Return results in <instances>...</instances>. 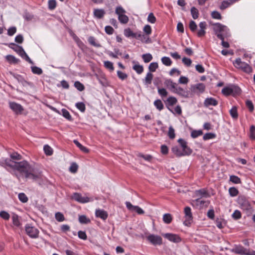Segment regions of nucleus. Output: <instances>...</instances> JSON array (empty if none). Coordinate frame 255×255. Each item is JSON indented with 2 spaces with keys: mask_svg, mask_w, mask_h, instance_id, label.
I'll return each instance as SVG.
<instances>
[{
  "mask_svg": "<svg viewBox=\"0 0 255 255\" xmlns=\"http://www.w3.org/2000/svg\"><path fill=\"white\" fill-rule=\"evenodd\" d=\"M230 114L233 119H237L238 118V114L237 108L236 106H234L230 110Z\"/></svg>",
  "mask_w": 255,
  "mask_h": 255,
  "instance_id": "obj_30",
  "label": "nucleus"
},
{
  "mask_svg": "<svg viewBox=\"0 0 255 255\" xmlns=\"http://www.w3.org/2000/svg\"><path fill=\"white\" fill-rule=\"evenodd\" d=\"M234 66L247 73H250L252 71V67L245 62L242 61L240 58L237 59L234 62Z\"/></svg>",
  "mask_w": 255,
  "mask_h": 255,
  "instance_id": "obj_3",
  "label": "nucleus"
},
{
  "mask_svg": "<svg viewBox=\"0 0 255 255\" xmlns=\"http://www.w3.org/2000/svg\"><path fill=\"white\" fill-rule=\"evenodd\" d=\"M0 217L4 220H8L10 218V215L7 212L2 211L0 212Z\"/></svg>",
  "mask_w": 255,
  "mask_h": 255,
  "instance_id": "obj_59",
  "label": "nucleus"
},
{
  "mask_svg": "<svg viewBox=\"0 0 255 255\" xmlns=\"http://www.w3.org/2000/svg\"><path fill=\"white\" fill-rule=\"evenodd\" d=\"M168 136L170 139H174L175 138V130L172 126H170L169 128Z\"/></svg>",
  "mask_w": 255,
  "mask_h": 255,
  "instance_id": "obj_49",
  "label": "nucleus"
},
{
  "mask_svg": "<svg viewBox=\"0 0 255 255\" xmlns=\"http://www.w3.org/2000/svg\"><path fill=\"white\" fill-rule=\"evenodd\" d=\"M73 142L82 151L85 153L89 152V150L87 147L82 145L78 140H74Z\"/></svg>",
  "mask_w": 255,
  "mask_h": 255,
  "instance_id": "obj_29",
  "label": "nucleus"
},
{
  "mask_svg": "<svg viewBox=\"0 0 255 255\" xmlns=\"http://www.w3.org/2000/svg\"><path fill=\"white\" fill-rule=\"evenodd\" d=\"M124 34L127 37H136V33L133 32L129 28L124 30Z\"/></svg>",
  "mask_w": 255,
  "mask_h": 255,
  "instance_id": "obj_26",
  "label": "nucleus"
},
{
  "mask_svg": "<svg viewBox=\"0 0 255 255\" xmlns=\"http://www.w3.org/2000/svg\"><path fill=\"white\" fill-rule=\"evenodd\" d=\"M172 92L176 93L183 98H188L189 97H191V94H190V92L189 91L186 89L181 88L178 85L176 86L175 90H172Z\"/></svg>",
  "mask_w": 255,
  "mask_h": 255,
  "instance_id": "obj_8",
  "label": "nucleus"
},
{
  "mask_svg": "<svg viewBox=\"0 0 255 255\" xmlns=\"http://www.w3.org/2000/svg\"><path fill=\"white\" fill-rule=\"evenodd\" d=\"M117 75L118 77L122 80H125L128 78V75L121 71H117Z\"/></svg>",
  "mask_w": 255,
  "mask_h": 255,
  "instance_id": "obj_61",
  "label": "nucleus"
},
{
  "mask_svg": "<svg viewBox=\"0 0 255 255\" xmlns=\"http://www.w3.org/2000/svg\"><path fill=\"white\" fill-rule=\"evenodd\" d=\"M95 214L97 217H99L103 220H105L108 217L107 212L104 210L97 209L96 210Z\"/></svg>",
  "mask_w": 255,
  "mask_h": 255,
  "instance_id": "obj_20",
  "label": "nucleus"
},
{
  "mask_svg": "<svg viewBox=\"0 0 255 255\" xmlns=\"http://www.w3.org/2000/svg\"><path fill=\"white\" fill-rule=\"evenodd\" d=\"M106 14L105 11L103 9L95 8L93 14L95 17L98 19L103 18Z\"/></svg>",
  "mask_w": 255,
  "mask_h": 255,
  "instance_id": "obj_18",
  "label": "nucleus"
},
{
  "mask_svg": "<svg viewBox=\"0 0 255 255\" xmlns=\"http://www.w3.org/2000/svg\"><path fill=\"white\" fill-rule=\"evenodd\" d=\"M142 58L145 63H148L152 59L153 57L151 54L146 53L142 55Z\"/></svg>",
  "mask_w": 255,
  "mask_h": 255,
  "instance_id": "obj_37",
  "label": "nucleus"
},
{
  "mask_svg": "<svg viewBox=\"0 0 255 255\" xmlns=\"http://www.w3.org/2000/svg\"><path fill=\"white\" fill-rule=\"evenodd\" d=\"M25 230L26 234L30 238L36 239L38 237V230L36 228L32 226L31 225L27 224L25 227Z\"/></svg>",
  "mask_w": 255,
  "mask_h": 255,
  "instance_id": "obj_6",
  "label": "nucleus"
},
{
  "mask_svg": "<svg viewBox=\"0 0 255 255\" xmlns=\"http://www.w3.org/2000/svg\"><path fill=\"white\" fill-rule=\"evenodd\" d=\"M156 19L153 13L151 12L148 14L147 17V21L151 23H154L156 22Z\"/></svg>",
  "mask_w": 255,
  "mask_h": 255,
  "instance_id": "obj_57",
  "label": "nucleus"
},
{
  "mask_svg": "<svg viewBox=\"0 0 255 255\" xmlns=\"http://www.w3.org/2000/svg\"><path fill=\"white\" fill-rule=\"evenodd\" d=\"M72 198L75 200L81 203H87L93 200L92 199L90 200L88 197H83L81 194L78 193H74Z\"/></svg>",
  "mask_w": 255,
  "mask_h": 255,
  "instance_id": "obj_14",
  "label": "nucleus"
},
{
  "mask_svg": "<svg viewBox=\"0 0 255 255\" xmlns=\"http://www.w3.org/2000/svg\"><path fill=\"white\" fill-rule=\"evenodd\" d=\"M74 86L80 91H82L85 89L84 85L79 81H76L75 82Z\"/></svg>",
  "mask_w": 255,
  "mask_h": 255,
  "instance_id": "obj_52",
  "label": "nucleus"
},
{
  "mask_svg": "<svg viewBox=\"0 0 255 255\" xmlns=\"http://www.w3.org/2000/svg\"><path fill=\"white\" fill-rule=\"evenodd\" d=\"M213 25V30L217 37L221 40L224 39V36H227L229 31L228 27L220 23H215Z\"/></svg>",
  "mask_w": 255,
  "mask_h": 255,
  "instance_id": "obj_2",
  "label": "nucleus"
},
{
  "mask_svg": "<svg viewBox=\"0 0 255 255\" xmlns=\"http://www.w3.org/2000/svg\"><path fill=\"white\" fill-rule=\"evenodd\" d=\"M154 105L159 111H161L164 108L163 104L162 101L159 99L156 100L154 102Z\"/></svg>",
  "mask_w": 255,
  "mask_h": 255,
  "instance_id": "obj_25",
  "label": "nucleus"
},
{
  "mask_svg": "<svg viewBox=\"0 0 255 255\" xmlns=\"http://www.w3.org/2000/svg\"><path fill=\"white\" fill-rule=\"evenodd\" d=\"M216 136L215 134L213 133H205L203 136V139L204 140H208L215 138Z\"/></svg>",
  "mask_w": 255,
  "mask_h": 255,
  "instance_id": "obj_60",
  "label": "nucleus"
},
{
  "mask_svg": "<svg viewBox=\"0 0 255 255\" xmlns=\"http://www.w3.org/2000/svg\"><path fill=\"white\" fill-rule=\"evenodd\" d=\"M88 41L90 44L95 47H100L101 46V45L100 43L96 42V39L93 36L89 37L88 38Z\"/></svg>",
  "mask_w": 255,
  "mask_h": 255,
  "instance_id": "obj_36",
  "label": "nucleus"
},
{
  "mask_svg": "<svg viewBox=\"0 0 255 255\" xmlns=\"http://www.w3.org/2000/svg\"><path fill=\"white\" fill-rule=\"evenodd\" d=\"M31 68V71L33 74L41 75L43 72L42 70L40 68L37 66H32Z\"/></svg>",
  "mask_w": 255,
  "mask_h": 255,
  "instance_id": "obj_48",
  "label": "nucleus"
},
{
  "mask_svg": "<svg viewBox=\"0 0 255 255\" xmlns=\"http://www.w3.org/2000/svg\"><path fill=\"white\" fill-rule=\"evenodd\" d=\"M191 13L193 19H196L199 17V11L195 7L191 8Z\"/></svg>",
  "mask_w": 255,
  "mask_h": 255,
  "instance_id": "obj_39",
  "label": "nucleus"
},
{
  "mask_svg": "<svg viewBox=\"0 0 255 255\" xmlns=\"http://www.w3.org/2000/svg\"><path fill=\"white\" fill-rule=\"evenodd\" d=\"M238 203L241 208L245 210H250L251 206L249 201L244 196H240L238 198Z\"/></svg>",
  "mask_w": 255,
  "mask_h": 255,
  "instance_id": "obj_11",
  "label": "nucleus"
},
{
  "mask_svg": "<svg viewBox=\"0 0 255 255\" xmlns=\"http://www.w3.org/2000/svg\"><path fill=\"white\" fill-rule=\"evenodd\" d=\"M153 77V74L151 73L148 72L144 79L145 84L147 85L150 84L151 83Z\"/></svg>",
  "mask_w": 255,
  "mask_h": 255,
  "instance_id": "obj_35",
  "label": "nucleus"
},
{
  "mask_svg": "<svg viewBox=\"0 0 255 255\" xmlns=\"http://www.w3.org/2000/svg\"><path fill=\"white\" fill-rule=\"evenodd\" d=\"M233 252L240 255H255V251L245 248L242 246H235L233 249Z\"/></svg>",
  "mask_w": 255,
  "mask_h": 255,
  "instance_id": "obj_4",
  "label": "nucleus"
},
{
  "mask_svg": "<svg viewBox=\"0 0 255 255\" xmlns=\"http://www.w3.org/2000/svg\"><path fill=\"white\" fill-rule=\"evenodd\" d=\"M172 220V218L170 214H165L163 216V221L166 224H170Z\"/></svg>",
  "mask_w": 255,
  "mask_h": 255,
  "instance_id": "obj_32",
  "label": "nucleus"
},
{
  "mask_svg": "<svg viewBox=\"0 0 255 255\" xmlns=\"http://www.w3.org/2000/svg\"><path fill=\"white\" fill-rule=\"evenodd\" d=\"M195 193L196 196L200 197V198L202 197H209V193H208L207 190L204 189H201L198 190H196L195 191Z\"/></svg>",
  "mask_w": 255,
  "mask_h": 255,
  "instance_id": "obj_22",
  "label": "nucleus"
},
{
  "mask_svg": "<svg viewBox=\"0 0 255 255\" xmlns=\"http://www.w3.org/2000/svg\"><path fill=\"white\" fill-rule=\"evenodd\" d=\"M158 93L159 95L162 97H166L168 95V92L164 88H158Z\"/></svg>",
  "mask_w": 255,
  "mask_h": 255,
  "instance_id": "obj_53",
  "label": "nucleus"
},
{
  "mask_svg": "<svg viewBox=\"0 0 255 255\" xmlns=\"http://www.w3.org/2000/svg\"><path fill=\"white\" fill-rule=\"evenodd\" d=\"M158 67V65L157 62H152L149 64L148 69L150 72H153L156 71V69H157Z\"/></svg>",
  "mask_w": 255,
  "mask_h": 255,
  "instance_id": "obj_47",
  "label": "nucleus"
},
{
  "mask_svg": "<svg viewBox=\"0 0 255 255\" xmlns=\"http://www.w3.org/2000/svg\"><path fill=\"white\" fill-rule=\"evenodd\" d=\"M76 107L81 112H84L85 111V105L83 102H79L76 103Z\"/></svg>",
  "mask_w": 255,
  "mask_h": 255,
  "instance_id": "obj_50",
  "label": "nucleus"
},
{
  "mask_svg": "<svg viewBox=\"0 0 255 255\" xmlns=\"http://www.w3.org/2000/svg\"><path fill=\"white\" fill-rule=\"evenodd\" d=\"M62 116L68 120L71 121L72 120V117L69 112L66 109H63L62 110Z\"/></svg>",
  "mask_w": 255,
  "mask_h": 255,
  "instance_id": "obj_41",
  "label": "nucleus"
},
{
  "mask_svg": "<svg viewBox=\"0 0 255 255\" xmlns=\"http://www.w3.org/2000/svg\"><path fill=\"white\" fill-rule=\"evenodd\" d=\"M218 101L213 98H206L204 102V105L205 107H208L210 106H216L218 105Z\"/></svg>",
  "mask_w": 255,
  "mask_h": 255,
  "instance_id": "obj_19",
  "label": "nucleus"
},
{
  "mask_svg": "<svg viewBox=\"0 0 255 255\" xmlns=\"http://www.w3.org/2000/svg\"><path fill=\"white\" fill-rule=\"evenodd\" d=\"M6 59L10 63L17 64L19 62V60L15 58L14 56L8 55L6 56Z\"/></svg>",
  "mask_w": 255,
  "mask_h": 255,
  "instance_id": "obj_24",
  "label": "nucleus"
},
{
  "mask_svg": "<svg viewBox=\"0 0 255 255\" xmlns=\"http://www.w3.org/2000/svg\"><path fill=\"white\" fill-rule=\"evenodd\" d=\"M168 109L173 114H177L178 115H181L182 114V109L180 105L176 106L174 110H172L169 108H168Z\"/></svg>",
  "mask_w": 255,
  "mask_h": 255,
  "instance_id": "obj_31",
  "label": "nucleus"
},
{
  "mask_svg": "<svg viewBox=\"0 0 255 255\" xmlns=\"http://www.w3.org/2000/svg\"><path fill=\"white\" fill-rule=\"evenodd\" d=\"M161 60L163 64L165 65V66H169L172 64V61L168 57H163Z\"/></svg>",
  "mask_w": 255,
  "mask_h": 255,
  "instance_id": "obj_34",
  "label": "nucleus"
},
{
  "mask_svg": "<svg viewBox=\"0 0 255 255\" xmlns=\"http://www.w3.org/2000/svg\"><path fill=\"white\" fill-rule=\"evenodd\" d=\"M184 212L185 214V218H186L184 224L187 225V224H190V222L193 219L191 209L189 207H186L184 208Z\"/></svg>",
  "mask_w": 255,
  "mask_h": 255,
  "instance_id": "obj_15",
  "label": "nucleus"
},
{
  "mask_svg": "<svg viewBox=\"0 0 255 255\" xmlns=\"http://www.w3.org/2000/svg\"><path fill=\"white\" fill-rule=\"evenodd\" d=\"M177 102V99L175 97L172 96L168 97L166 100L167 105L170 106L175 105Z\"/></svg>",
  "mask_w": 255,
  "mask_h": 255,
  "instance_id": "obj_27",
  "label": "nucleus"
},
{
  "mask_svg": "<svg viewBox=\"0 0 255 255\" xmlns=\"http://www.w3.org/2000/svg\"><path fill=\"white\" fill-rule=\"evenodd\" d=\"M146 238L154 246L161 245L162 244V239L159 236L150 234L147 236Z\"/></svg>",
  "mask_w": 255,
  "mask_h": 255,
  "instance_id": "obj_9",
  "label": "nucleus"
},
{
  "mask_svg": "<svg viewBox=\"0 0 255 255\" xmlns=\"http://www.w3.org/2000/svg\"><path fill=\"white\" fill-rule=\"evenodd\" d=\"M199 30L197 32L198 37L204 36L206 33L205 29L206 28L207 24L205 21L200 22L199 24Z\"/></svg>",
  "mask_w": 255,
  "mask_h": 255,
  "instance_id": "obj_17",
  "label": "nucleus"
},
{
  "mask_svg": "<svg viewBox=\"0 0 255 255\" xmlns=\"http://www.w3.org/2000/svg\"><path fill=\"white\" fill-rule=\"evenodd\" d=\"M178 142L182 148V150L185 152V154L190 155L191 154L192 150L187 146V142L182 138L178 140Z\"/></svg>",
  "mask_w": 255,
  "mask_h": 255,
  "instance_id": "obj_16",
  "label": "nucleus"
},
{
  "mask_svg": "<svg viewBox=\"0 0 255 255\" xmlns=\"http://www.w3.org/2000/svg\"><path fill=\"white\" fill-rule=\"evenodd\" d=\"M229 192L231 196L235 197L239 194V191L235 187H231L229 189Z\"/></svg>",
  "mask_w": 255,
  "mask_h": 255,
  "instance_id": "obj_43",
  "label": "nucleus"
},
{
  "mask_svg": "<svg viewBox=\"0 0 255 255\" xmlns=\"http://www.w3.org/2000/svg\"><path fill=\"white\" fill-rule=\"evenodd\" d=\"M125 12V10L122 6H118L116 9V13L118 16L124 14Z\"/></svg>",
  "mask_w": 255,
  "mask_h": 255,
  "instance_id": "obj_64",
  "label": "nucleus"
},
{
  "mask_svg": "<svg viewBox=\"0 0 255 255\" xmlns=\"http://www.w3.org/2000/svg\"><path fill=\"white\" fill-rule=\"evenodd\" d=\"M19 200L22 203H26L28 201L27 196L23 193H20L18 194Z\"/></svg>",
  "mask_w": 255,
  "mask_h": 255,
  "instance_id": "obj_46",
  "label": "nucleus"
},
{
  "mask_svg": "<svg viewBox=\"0 0 255 255\" xmlns=\"http://www.w3.org/2000/svg\"><path fill=\"white\" fill-rule=\"evenodd\" d=\"M213 18L217 19H221L222 18L221 14L217 11H214L211 13Z\"/></svg>",
  "mask_w": 255,
  "mask_h": 255,
  "instance_id": "obj_63",
  "label": "nucleus"
},
{
  "mask_svg": "<svg viewBox=\"0 0 255 255\" xmlns=\"http://www.w3.org/2000/svg\"><path fill=\"white\" fill-rule=\"evenodd\" d=\"M172 151L173 153L178 157L189 155L188 154H185V152L183 150L181 151L177 146L173 147Z\"/></svg>",
  "mask_w": 255,
  "mask_h": 255,
  "instance_id": "obj_21",
  "label": "nucleus"
},
{
  "mask_svg": "<svg viewBox=\"0 0 255 255\" xmlns=\"http://www.w3.org/2000/svg\"><path fill=\"white\" fill-rule=\"evenodd\" d=\"M9 107L16 115L21 114L24 110L23 107L20 104L14 102H9Z\"/></svg>",
  "mask_w": 255,
  "mask_h": 255,
  "instance_id": "obj_10",
  "label": "nucleus"
},
{
  "mask_svg": "<svg viewBox=\"0 0 255 255\" xmlns=\"http://www.w3.org/2000/svg\"><path fill=\"white\" fill-rule=\"evenodd\" d=\"M162 235L163 237L167 239L169 241L175 243H178L181 241V238L176 234L166 233L163 234Z\"/></svg>",
  "mask_w": 255,
  "mask_h": 255,
  "instance_id": "obj_12",
  "label": "nucleus"
},
{
  "mask_svg": "<svg viewBox=\"0 0 255 255\" xmlns=\"http://www.w3.org/2000/svg\"><path fill=\"white\" fill-rule=\"evenodd\" d=\"M241 90L238 87H225L222 90V93L226 96H228L231 95L240 94L241 93Z\"/></svg>",
  "mask_w": 255,
  "mask_h": 255,
  "instance_id": "obj_7",
  "label": "nucleus"
},
{
  "mask_svg": "<svg viewBox=\"0 0 255 255\" xmlns=\"http://www.w3.org/2000/svg\"><path fill=\"white\" fill-rule=\"evenodd\" d=\"M11 44L14 45L15 46V47L14 48V50L21 56L22 57V55L24 54L25 52L22 47L21 46L15 45L14 43H12Z\"/></svg>",
  "mask_w": 255,
  "mask_h": 255,
  "instance_id": "obj_28",
  "label": "nucleus"
},
{
  "mask_svg": "<svg viewBox=\"0 0 255 255\" xmlns=\"http://www.w3.org/2000/svg\"><path fill=\"white\" fill-rule=\"evenodd\" d=\"M126 207L131 212H136L138 214H143L144 211L137 206L132 205L129 202H126Z\"/></svg>",
  "mask_w": 255,
  "mask_h": 255,
  "instance_id": "obj_13",
  "label": "nucleus"
},
{
  "mask_svg": "<svg viewBox=\"0 0 255 255\" xmlns=\"http://www.w3.org/2000/svg\"><path fill=\"white\" fill-rule=\"evenodd\" d=\"M56 6V1L55 0H49L48 1V8L50 10H53Z\"/></svg>",
  "mask_w": 255,
  "mask_h": 255,
  "instance_id": "obj_56",
  "label": "nucleus"
},
{
  "mask_svg": "<svg viewBox=\"0 0 255 255\" xmlns=\"http://www.w3.org/2000/svg\"><path fill=\"white\" fill-rule=\"evenodd\" d=\"M203 134L202 130H193L191 132V136L193 138H196Z\"/></svg>",
  "mask_w": 255,
  "mask_h": 255,
  "instance_id": "obj_54",
  "label": "nucleus"
},
{
  "mask_svg": "<svg viewBox=\"0 0 255 255\" xmlns=\"http://www.w3.org/2000/svg\"><path fill=\"white\" fill-rule=\"evenodd\" d=\"M132 68L138 74H140L141 73H142L143 71V66L142 65H140L139 64L134 65L133 66Z\"/></svg>",
  "mask_w": 255,
  "mask_h": 255,
  "instance_id": "obj_42",
  "label": "nucleus"
},
{
  "mask_svg": "<svg viewBox=\"0 0 255 255\" xmlns=\"http://www.w3.org/2000/svg\"><path fill=\"white\" fill-rule=\"evenodd\" d=\"M190 94H191V97L194 94L199 95L204 92L205 89V86L203 83H198L197 84L192 85L190 87Z\"/></svg>",
  "mask_w": 255,
  "mask_h": 255,
  "instance_id": "obj_5",
  "label": "nucleus"
},
{
  "mask_svg": "<svg viewBox=\"0 0 255 255\" xmlns=\"http://www.w3.org/2000/svg\"><path fill=\"white\" fill-rule=\"evenodd\" d=\"M79 221L81 224H88L90 222V220L85 215H81L79 217Z\"/></svg>",
  "mask_w": 255,
  "mask_h": 255,
  "instance_id": "obj_44",
  "label": "nucleus"
},
{
  "mask_svg": "<svg viewBox=\"0 0 255 255\" xmlns=\"http://www.w3.org/2000/svg\"><path fill=\"white\" fill-rule=\"evenodd\" d=\"M78 165L76 163H72L69 168V170L72 173H76L78 169Z\"/></svg>",
  "mask_w": 255,
  "mask_h": 255,
  "instance_id": "obj_62",
  "label": "nucleus"
},
{
  "mask_svg": "<svg viewBox=\"0 0 255 255\" xmlns=\"http://www.w3.org/2000/svg\"><path fill=\"white\" fill-rule=\"evenodd\" d=\"M12 223L14 226L16 227H19L20 225V222L19 219V217L17 215L14 214L12 216Z\"/></svg>",
  "mask_w": 255,
  "mask_h": 255,
  "instance_id": "obj_33",
  "label": "nucleus"
},
{
  "mask_svg": "<svg viewBox=\"0 0 255 255\" xmlns=\"http://www.w3.org/2000/svg\"><path fill=\"white\" fill-rule=\"evenodd\" d=\"M10 159H5L0 160V165L4 167H9L14 170V172H18L20 175L18 176L15 173L16 177L19 179L20 176H23L25 178L31 179L36 181L41 178V174L39 172H35L32 167L26 160L20 162H16L14 160H20L22 159V156L17 152H13L10 154Z\"/></svg>",
  "mask_w": 255,
  "mask_h": 255,
  "instance_id": "obj_1",
  "label": "nucleus"
},
{
  "mask_svg": "<svg viewBox=\"0 0 255 255\" xmlns=\"http://www.w3.org/2000/svg\"><path fill=\"white\" fill-rule=\"evenodd\" d=\"M55 217L58 222H63L65 220V217L61 212H57L55 213Z\"/></svg>",
  "mask_w": 255,
  "mask_h": 255,
  "instance_id": "obj_45",
  "label": "nucleus"
},
{
  "mask_svg": "<svg viewBox=\"0 0 255 255\" xmlns=\"http://www.w3.org/2000/svg\"><path fill=\"white\" fill-rule=\"evenodd\" d=\"M230 180L235 184H239L241 182L240 178L235 175L231 176L230 177Z\"/></svg>",
  "mask_w": 255,
  "mask_h": 255,
  "instance_id": "obj_51",
  "label": "nucleus"
},
{
  "mask_svg": "<svg viewBox=\"0 0 255 255\" xmlns=\"http://www.w3.org/2000/svg\"><path fill=\"white\" fill-rule=\"evenodd\" d=\"M189 28L192 32H194L196 31L197 25L195 22L191 20L189 23Z\"/></svg>",
  "mask_w": 255,
  "mask_h": 255,
  "instance_id": "obj_58",
  "label": "nucleus"
},
{
  "mask_svg": "<svg viewBox=\"0 0 255 255\" xmlns=\"http://www.w3.org/2000/svg\"><path fill=\"white\" fill-rule=\"evenodd\" d=\"M43 149L46 155L50 156L53 154V149L48 145H45L44 146Z\"/></svg>",
  "mask_w": 255,
  "mask_h": 255,
  "instance_id": "obj_38",
  "label": "nucleus"
},
{
  "mask_svg": "<svg viewBox=\"0 0 255 255\" xmlns=\"http://www.w3.org/2000/svg\"><path fill=\"white\" fill-rule=\"evenodd\" d=\"M164 84L172 92L173 90H175L177 84L173 82L171 79H167L164 82Z\"/></svg>",
  "mask_w": 255,
  "mask_h": 255,
  "instance_id": "obj_23",
  "label": "nucleus"
},
{
  "mask_svg": "<svg viewBox=\"0 0 255 255\" xmlns=\"http://www.w3.org/2000/svg\"><path fill=\"white\" fill-rule=\"evenodd\" d=\"M118 19L120 22L123 24L127 23L128 21V17L125 14L120 15Z\"/></svg>",
  "mask_w": 255,
  "mask_h": 255,
  "instance_id": "obj_40",
  "label": "nucleus"
},
{
  "mask_svg": "<svg viewBox=\"0 0 255 255\" xmlns=\"http://www.w3.org/2000/svg\"><path fill=\"white\" fill-rule=\"evenodd\" d=\"M104 66L106 68L109 69V70H110L112 71L114 70L113 64L112 62H111L110 61H105L104 62Z\"/></svg>",
  "mask_w": 255,
  "mask_h": 255,
  "instance_id": "obj_55",
  "label": "nucleus"
}]
</instances>
